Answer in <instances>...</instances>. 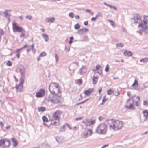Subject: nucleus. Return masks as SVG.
Returning <instances> with one entry per match:
<instances>
[{
    "mask_svg": "<svg viewBox=\"0 0 148 148\" xmlns=\"http://www.w3.org/2000/svg\"><path fill=\"white\" fill-rule=\"evenodd\" d=\"M105 123L108 125L110 129L114 131L121 129L123 125L122 121L112 119L106 120Z\"/></svg>",
    "mask_w": 148,
    "mask_h": 148,
    "instance_id": "nucleus-1",
    "label": "nucleus"
},
{
    "mask_svg": "<svg viewBox=\"0 0 148 148\" xmlns=\"http://www.w3.org/2000/svg\"><path fill=\"white\" fill-rule=\"evenodd\" d=\"M108 125L105 123H102L99 124L97 127L96 132L100 134H105L107 131V127Z\"/></svg>",
    "mask_w": 148,
    "mask_h": 148,
    "instance_id": "nucleus-2",
    "label": "nucleus"
},
{
    "mask_svg": "<svg viewBox=\"0 0 148 148\" xmlns=\"http://www.w3.org/2000/svg\"><path fill=\"white\" fill-rule=\"evenodd\" d=\"M61 93H50L49 95V100L53 103L60 102L61 99Z\"/></svg>",
    "mask_w": 148,
    "mask_h": 148,
    "instance_id": "nucleus-3",
    "label": "nucleus"
},
{
    "mask_svg": "<svg viewBox=\"0 0 148 148\" xmlns=\"http://www.w3.org/2000/svg\"><path fill=\"white\" fill-rule=\"evenodd\" d=\"M144 24L141 25H139L140 27L139 29L141 31H144L146 34H148V16H146L144 17Z\"/></svg>",
    "mask_w": 148,
    "mask_h": 148,
    "instance_id": "nucleus-4",
    "label": "nucleus"
},
{
    "mask_svg": "<svg viewBox=\"0 0 148 148\" xmlns=\"http://www.w3.org/2000/svg\"><path fill=\"white\" fill-rule=\"evenodd\" d=\"M132 20L134 23L138 24V27L139 28L140 27L139 26V25H142L144 24V23L143 22L144 20L142 21L141 19L140 16L138 14H135L134 15V17L132 19Z\"/></svg>",
    "mask_w": 148,
    "mask_h": 148,
    "instance_id": "nucleus-5",
    "label": "nucleus"
},
{
    "mask_svg": "<svg viewBox=\"0 0 148 148\" xmlns=\"http://www.w3.org/2000/svg\"><path fill=\"white\" fill-rule=\"evenodd\" d=\"M12 30L14 32H25V30L22 27L19 26L15 22H13L12 23Z\"/></svg>",
    "mask_w": 148,
    "mask_h": 148,
    "instance_id": "nucleus-6",
    "label": "nucleus"
},
{
    "mask_svg": "<svg viewBox=\"0 0 148 148\" xmlns=\"http://www.w3.org/2000/svg\"><path fill=\"white\" fill-rule=\"evenodd\" d=\"M10 142L8 140L4 138L1 139V147L3 148H7L10 146Z\"/></svg>",
    "mask_w": 148,
    "mask_h": 148,
    "instance_id": "nucleus-7",
    "label": "nucleus"
},
{
    "mask_svg": "<svg viewBox=\"0 0 148 148\" xmlns=\"http://www.w3.org/2000/svg\"><path fill=\"white\" fill-rule=\"evenodd\" d=\"M92 133L91 130L87 129L82 133L81 137L82 138H86L91 135Z\"/></svg>",
    "mask_w": 148,
    "mask_h": 148,
    "instance_id": "nucleus-8",
    "label": "nucleus"
},
{
    "mask_svg": "<svg viewBox=\"0 0 148 148\" xmlns=\"http://www.w3.org/2000/svg\"><path fill=\"white\" fill-rule=\"evenodd\" d=\"M58 84L56 83H53L51 84L49 86V88L51 92H55V90H58V92H60L59 90Z\"/></svg>",
    "mask_w": 148,
    "mask_h": 148,
    "instance_id": "nucleus-9",
    "label": "nucleus"
},
{
    "mask_svg": "<svg viewBox=\"0 0 148 148\" xmlns=\"http://www.w3.org/2000/svg\"><path fill=\"white\" fill-rule=\"evenodd\" d=\"M24 80L23 78L20 79V82L19 85H17L16 86V88L17 92H21V91L23 87Z\"/></svg>",
    "mask_w": 148,
    "mask_h": 148,
    "instance_id": "nucleus-10",
    "label": "nucleus"
},
{
    "mask_svg": "<svg viewBox=\"0 0 148 148\" xmlns=\"http://www.w3.org/2000/svg\"><path fill=\"white\" fill-rule=\"evenodd\" d=\"M95 120L92 119H87L82 121V123L86 126H90L92 125H93L95 123Z\"/></svg>",
    "mask_w": 148,
    "mask_h": 148,
    "instance_id": "nucleus-11",
    "label": "nucleus"
},
{
    "mask_svg": "<svg viewBox=\"0 0 148 148\" xmlns=\"http://www.w3.org/2000/svg\"><path fill=\"white\" fill-rule=\"evenodd\" d=\"M62 114V112L60 110H58L55 112L53 114V117L54 119L56 120H59V116Z\"/></svg>",
    "mask_w": 148,
    "mask_h": 148,
    "instance_id": "nucleus-12",
    "label": "nucleus"
},
{
    "mask_svg": "<svg viewBox=\"0 0 148 148\" xmlns=\"http://www.w3.org/2000/svg\"><path fill=\"white\" fill-rule=\"evenodd\" d=\"M125 107L130 110H134L135 107L134 106V100L133 99L132 103H130L129 106L126 105L125 106Z\"/></svg>",
    "mask_w": 148,
    "mask_h": 148,
    "instance_id": "nucleus-13",
    "label": "nucleus"
},
{
    "mask_svg": "<svg viewBox=\"0 0 148 148\" xmlns=\"http://www.w3.org/2000/svg\"><path fill=\"white\" fill-rule=\"evenodd\" d=\"M55 138L56 141L59 144L61 143L64 142V138L62 137L58 136Z\"/></svg>",
    "mask_w": 148,
    "mask_h": 148,
    "instance_id": "nucleus-14",
    "label": "nucleus"
},
{
    "mask_svg": "<svg viewBox=\"0 0 148 148\" xmlns=\"http://www.w3.org/2000/svg\"><path fill=\"white\" fill-rule=\"evenodd\" d=\"M88 31V29L87 28H82L79 29L78 31V33L79 34H82Z\"/></svg>",
    "mask_w": 148,
    "mask_h": 148,
    "instance_id": "nucleus-15",
    "label": "nucleus"
},
{
    "mask_svg": "<svg viewBox=\"0 0 148 148\" xmlns=\"http://www.w3.org/2000/svg\"><path fill=\"white\" fill-rule=\"evenodd\" d=\"M136 98L138 99V100L136 101H134V104H135L136 106L137 107H140V97L139 96H137L136 97Z\"/></svg>",
    "mask_w": 148,
    "mask_h": 148,
    "instance_id": "nucleus-16",
    "label": "nucleus"
},
{
    "mask_svg": "<svg viewBox=\"0 0 148 148\" xmlns=\"http://www.w3.org/2000/svg\"><path fill=\"white\" fill-rule=\"evenodd\" d=\"M138 86V81L136 80V79H135L134 80V82L133 84L131 86V87L132 88H134L136 87H137Z\"/></svg>",
    "mask_w": 148,
    "mask_h": 148,
    "instance_id": "nucleus-17",
    "label": "nucleus"
},
{
    "mask_svg": "<svg viewBox=\"0 0 148 148\" xmlns=\"http://www.w3.org/2000/svg\"><path fill=\"white\" fill-rule=\"evenodd\" d=\"M55 19L54 17L50 18V17L47 18L45 20L46 22L48 23H52L54 22Z\"/></svg>",
    "mask_w": 148,
    "mask_h": 148,
    "instance_id": "nucleus-18",
    "label": "nucleus"
},
{
    "mask_svg": "<svg viewBox=\"0 0 148 148\" xmlns=\"http://www.w3.org/2000/svg\"><path fill=\"white\" fill-rule=\"evenodd\" d=\"M123 53L125 56H130L132 55V52L127 50H125Z\"/></svg>",
    "mask_w": 148,
    "mask_h": 148,
    "instance_id": "nucleus-19",
    "label": "nucleus"
},
{
    "mask_svg": "<svg viewBox=\"0 0 148 148\" xmlns=\"http://www.w3.org/2000/svg\"><path fill=\"white\" fill-rule=\"evenodd\" d=\"M143 114L144 116L147 119L148 115V110H145L143 111Z\"/></svg>",
    "mask_w": 148,
    "mask_h": 148,
    "instance_id": "nucleus-20",
    "label": "nucleus"
},
{
    "mask_svg": "<svg viewBox=\"0 0 148 148\" xmlns=\"http://www.w3.org/2000/svg\"><path fill=\"white\" fill-rule=\"evenodd\" d=\"M12 141L13 143V146L16 147L18 145V143L16 140L14 138H13L12 139Z\"/></svg>",
    "mask_w": 148,
    "mask_h": 148,
    "instance_id": "nucleus-21",
    "label": "nucleus"
},
{
    "mask_svg": "<svg viewBox=\"0 0 148 148\" xmlns=\"http://www.w3.org/2000/svg\"><path fill=\"white\" fill-rule=\"evenodd\" d=\"M42 36L44 38L45 41L47 42L49 40V37L47 34H43L42 35Z\"/></svg>",
    "mask_w": 148,
    "mask_h": 148,
    "instance_id": "nucleus-22",
    "label": "nucleus"
},
{
    "mask_svg": "<svg viewBox=\"0 0 148 148\" xmlns=\"http://www.w3.org/2000/svg\"><path fill=\"white\" fill-rule=\"evenodd\" d=\"M75 83L78 85H80L82 84V80L81 79H79L75 80Z\"/></svg>",
    "mask_w": 148,
    "mask_h": 148,
    "instance_id": "nucleus-23",
    "label": "nucleus"
},
{
    "mask_svg": "<svg viewBox=\"0 0 148 148\" xmlns=\"http://www.w3.org/2000/svg\"><path fill=\"white\" fill-rule=\"evenodd\" d=\"M45 94V93H36V96L38 98L42 97H43Z\"/></svg>",
    "mask_w": 148,
    "mask_h": 148,
    "instance_id": "nucleus-24",
    "label": "nucleus"
},
{
    "mask_svg": "<svg viewBox=\"0 0 148 148\" xmlns=\"http://www.w3.org/2000/svg\"><path fill=\"white\" fill-rule=\"evenodd\" d=\"M38 110L39 112H43L45 111L46 110V108L44 107H39L38 108Z\"/></svg>",
    "mask_w": 148,
    "mask_h": 148,
    "instance_id": "nucleus-25",
    "label": "nucleus"
},
{
    "mask_svg": "<svg viewBox=\"0 0 148 148\" xmlns=\"http://www.w3.org/2000/svg\"><path fill=\"white\" fill-rule=\"evenodd\" d=\"M98 76L95 77V76H94V77L93 78V83L94 84H95L97 83L98 81Z\"/></svg>",
    "mask_w": 148,
    "mask_h": 148,
    "instance_id": "nucleus-26",
    "label": "nucleus"
},
{
    "mask_svg": "<svg viewBox=\"0 0 148 148\" xmlns=\"http://www.w3.org/2000/svg\"><path fill=\"white\" fill-rule=\"evenodd\" d=\"M4 124L1 121V129L3 131H5V127H4Z\"/></svg>",
    "mask_w": 148,
    "mask_h": 148,
    "instance_id": "nucleus-27",
    "label": "nucleus"
},
{
    "mask_svg": "<svg viewBox=\"0 0 148 148\" xmlns=\"http://www.w3.org/2000/svg\"><path fill=\"white\" fill-rule=\"evenodd\" d=\"M148 61V58H143L141 59L140 60V62H146Z\"/></svg>",
    "mask_w": 148,
    "mask_h": 148,
    "instance_id": "nucleus-28",
    "label": "nucleus"
},
{
    "mask_svg": "<svg viewBox=\"0 0 148 148\" xmlns=\"http://www.w3.org/2000/svg\"><path fill=\"white\" fill-rule=\"evenodd\" d=\"M20 51H21L20 50H19V49H17L15 51V52L17 53L16 56L17 58H19L20 57V54L19 53V52Z\"/></svg>",
    "mask_w": 148,
    "mask_h": 148,
    "instance_id": "nucleus-29",
    "label": "nucleus"
},
{
    "mask_svg": "<svg viewBox=\"0 0 148 148\" xmlns=\"http://www.w3.org/2000/svg\"><path fill=\"white\" fill-rule=\"evenodd\" d=\"M90 93H82L80 94V97H85L86 96H88L90 95Z\"/></svg>",
    "mask_w": 148,
    "mask_h": 148,
    "instance_id": "nucleus-30",
    "label": "nucleus"
},
{
    "mask_svg": "<svg viewBox=\"0 0 148 148\" xmlns=\"http://www.w3.org/2000/svg\"><path fill=\"white\" fill-rule=\"evenodd\" d=\"M94 91L93 88L89 89L88 90L85 91L84 92H92Z\"/></svg>",
    "mask_w": 148,
    "mask_h": 148,
    "instance_id": "nucleus-31",
    "label": "nucleus"
},
{
    "mask_svg": "<svg viewBox=\"0 0 148 148\" xmlns=\"http://www.w3.org/2000/svg\"><path fill=\"white\" fill-rule=\"evenodd\" d=\"M87 71V69L86 68H82L81 69V73L82 74L83 73H85Z\"/></svg>",
    "mask_w": 148,
    "mask_h": 148,
    "instance_id": "nucleus-32",
    "label": "nucleus"
},
{
    "mask_svg": "<svg viewBox=\"0 0 148 148\" xmlns=\"http://www.w3.org/2000/svg\"><path fill=\"white\" fill-rule=\"evenodd\" d=\"M104 4L106 5H107V6H108L110 8H113L115 10H116V8L115 6H112L111 5H110L108 4H107L106 3H104Z\"/></svg>",
    "mask_w": 148,
    "mask_h": 148,
    "instance_id": "nucleus-33",
    "label": "nucleus"
},
{
    "mask_svg": "<svg viewBox=\"0 0 148 148\" xmlns=\"http://www.w3.org/2000/svg\"><path fill=\"white\" fill-rule=\"evenodd\" d=\"M42 119L44 122H47L48 121L47 118L45 116H43Z\"/></svg>",
    "mask_w": 148,
    "mask_h": 148,
    "instance_id": "nucleus-34",
    "label": "nucleus"
},
{
    "mask_svg": "<svg viewBox=\"0 0 148 148\" xmlns=\"http://www.w3.org/2000/svg\"><path fill=\"white\" fill-rule=\"evenodd\" d=\"M46 53L45 52H42L41 53L40 55V57H44L46 55Z\"/></svg>",
    "mask_w": 148,
    "mask_h": 148,
    "instance_id": "nucleus-35",
    "label": "nucleus"
},
{
    "mask_svg": "<svg viewBox=\"0 0 148 148\" xmlns=\"http://www.w3.org/2000/svg\"><path fill=\"white\" fill-rule=\"evenodd\" d=\"M80 27V25L78 24H75L74 26V28H75L76 29H79Z\"/></svg>",
    "mask_w": 148,
    "mask_h": 148,
    "instance_id": "nucleus-36",
    "label": "nucleus"
},
{
    "mask_svg": "<svg viewBox=\"0 0 148 148\" xmlns=\"http://www.w3.org/2000/svg\"><path fill=\"white\" fill-rule=\"evenodd\" d=\"M116 46L117 47H122L124 45L122 43H119L116 44Z\"/></svg>",
    "mask_w": 148,
    "mask_h": 148,
    "instance_id": "nucleus-37",
    "label": "nucleus"
},
{
    "mask_svg": "<svg viewBox=\"0 0 148 148\" xmlns=\"http://www.w3.org/2000/svg\"><path fill=\"white\" fill-rule=\"evenodd\" d=\"M109 69V66L108 64H107L105 67V71L107 72L108 71Z\"/></svg>",
    "mask_w": 148,
    "mask_h": 148,
    "instance_id": "nucleus-38",
    "label": "nucleus"
},
{
    "mask_svg": "<svg viewBox=\"0 0 148 148\" xmlns=\"http://www.w3.org/2000/svg\"><path fill=\"white\" fill-rule=\"evenodd\" d=\"M73 37H71L70 38V41L69 42V44H71L73 42Z\"/></svg>",
    "mask_w": 148,
    "mask_h": 148,
    "instance_id": "nucleus-39",
    "label": "nucleus"
},
{
    "mask_svg": "<svg viewBox=\"0 0 148 148\" xmlns=\"http://www.w3.org/2000/svg\"><path fill=\"white\" fill-rule=\"evenodd\" d=\"M99 15H96L95 17H93L91 18V20L92 21H95L96 19L98 17Z\"/></svg>",
    "mask_w": 148,
    "mask_h": 148,
    "instance_id": "nucleus-40",
    "label": "nucleus"
},
{
    "mask_svg": "<svg viewBox=\"0 0 148 148\" xmlns=\"http://www.w3.org/2000/svg\"><path fill=\"white\" fill-rule=\"evenodd\" d=\"M144 106H147L148 105V101L145 100L144 101L143 103Z\"/></svg>",
    "mask_w": 148,
    "mask_h": 148,
    "instance_id": "nucleus-41",
    "label": "nucleus"
},
{
    "mask_svg": "<svg viewBox=\"0 0 148 148\" xmlns=\"http://www.w3.org/2000/svg\"><path fill=\"white\" fill-rule=\"evenodd\" d=\"M26 18L27 19L29 20H31L32 19V16L31 15H27L26 16Z\"/></svg>",
    "mask_w": 148,
    "mask_h": 148,
    "instance_id": "nucleus-42",
    "label": "nucleus"
},
{
    "mask_svg": "<svg viewBox=\"0 0 148 148\" xmlns=\"http://www.w3.org/2000/svg\"><path fill=\"white\" fill-rule=\"evenodd\" d=\"M32 50L34 52H36V49L34 48V44H32L31 46Z\"/></svg>",
    "mask_w": 148,
    "mask_h": 148,
    "instance_id": "nucleus-43",
    "label": "nucleus"
},
{
    "mask_svg": "<svg viewBox=\"0 0 148 148\" xmlns=\"http://www.w3.org/2000/svg\"><path fill=\"white\" fill-rule=\"evenodd\" d=\"M6 65L8 66H10L12 65V63L10 61H8L6 63Z\"/></svg>",
    "mask_w": 148,
    "mask_h": 148,
    "instance_id": "nucleus-44",
    "label": "nucleus"
},
{
    "mask_svg": "<svg viewBox=\"0 0 148 148\" xmlns=\"http://www.w3.org/2000/svg\"><path fill=\"white\" fill-rule=\"evenodd\" d=\"M21 32V34L19 36L21 38H22L25 36V34L23 32Z\"/></svg>",
    "mask_w": 148,
    "mask_h": 148,
    "instance_id": "nucleus-45",
    "label": "nucleus"
},
{
    "mask_svg": "<svg viewBox=\"0 0 148 148\" xmlns=\"http://www.w3.org/2000/svg\"><path fill=\"white\" fill-rule=\"evenodd\" d=\"M120 93H107L109 95H110L111 94H113V95L117 96Z\"/></svg>",
    "mask_w": 148,
    "mask_h": 148,
    "instance_id": "nucleus-46",
    "label": "nucleus"
},
{
    "mask_svg": "<svg viewBox=\"0 0 148 148\" xmlns=\"http://www.w3.org/2000/svg\"><path fill=\"white\" fill-rule=\"evenodd\" d=\"M69 17H70L72 18H73L74 17V14L73 13H70L69 14Z\"/></svg>",
    "mask_w": 148,
    "mask_h": 148,
    "instance_id": "nucleus-47",
    "label": "nucleus"
},
{
    "mask_svg": "<svg viewBox=\"0 0 148 148\" xmlns=\"http://www.w3.org/2000/svg\"><path fill=\"white\" fill-rule=\"evenodd\" d=\"M52 124L56 125H58L60 124V123L59 122H53Z\"/></svg>",
    "mask_w": 148,
    "mask_h": 148,
    "instance_id": "nucleus-48",
    "label": "nucleus"
},
{
    "mask_svg": "<svg viewBox=\"0 0 148 148\" xmlns=\"http://www.w3.org/2000/svg\"><path fill=\"white\" fill-rule=\"evenodd\" d=\"M27 45H25L23 47L20 49H19V50H20L21 51L23 49L26 48L27 47Z\"/></svg>",
    "mask_w": 148,
    "mask_h": 148,
    "instance_id": "nucleus-49",
    "label": "nucleus"
},
{
    "mask_svg": "<svg viewBox=\"0 0 148 148\" xmlns=\"http://www.w3.org/2000/svg\"><path fill=\"white\" fill-rule=\"evenodd\" d=\"M101 67V66L100 65H97L96 66V69L97 70H99Z\"/></svg>",
    "mask_w": 148,
    "mask_h": 148,
    "instance_id": "nucleus-50",
    "label": "nucleus"
},
{
    "mask_svg": "<svg viewBox=\"0 0 148 148\" xmlns=\"http://www.w3.org/2000/svg\"><path fill=\"white\" fill-rule=\"evenodd\" d=\"M108 21L111 23V25H115V23L114 22L112 21L108 20Z\"/></svg>",
    "mask_w": 148,
    "mask_h": 148,
    "instance_id": "nucleus-51",
    "label": "nucleus"
},
{
    "mask_svg": "<svg viewBox=\"0 0 148 148\" xmlns=\"http://www.w3.org/2000/svg\"><path fill=\"white\" fill-rule=\"evenodd\" d=\"M65 125H66L69 128L70 130H71V129L70 126L69 125L67 124H66L65 125H64L63 126H62V127L63 129L64 128Z\"/></svg>",
    "mask_w": 148,
    "mask_h": 148,
    "instance_id": "nucleus-52",
    "label": "nucleus"
},
{
    "mask_svg": "<svg viewBox=\"0 0 148 148\" xmlns=\"http://www.w3.org/2000/svg\"><path fill=\"white\" fill-rule=\"evenodd\" d=\"M88 99H86V100H84V101L82 102H81L79 103H77V105H79V104H82L83 103H84L85 101H87L88 100Z\"/></svg>",
    "mask_w": 148,
    "mask_h": 148,
    "instance_id": "nucleus-53",
    "label": "nucleus"
},
{
    "mask_svg": "<svg viewBox=\"0 0 148 148\" xmlns=\"http://www.w3.org/2000/svg\"><path fill=\"white\" fill-rule=\"evenodd\" d=\"M98 119H99V120L100 121H101L102 120H103L104 119V118L102 116H99V117Z\"/></svg>",
    "mask_w": 148,
    "mask_h": 148,
    "instance_id": "nucleus-54",
    "label": "nucleus"
},
{
    "mask_svg": "<svg viewBox=\"0 0 148 148\" xmlns=\"http://www.w3.org/2000/svg\"><path fill=\"white\" fill-rule=\"evenodd\" d=\"M113 92V90L111 89H109L108 91V92Z\"/></svg>",
    "mask_w": 148,
    "mask_h": 148,
    "instance_id": "nucleus-55",
    "label": "nucleus"
},
{
    "mask_svg": "<svg viewBox=\"0 0 148 148\" xmlns=\"http://www.w3.org/2000/svg\"><path fill=\"white\" fill-rule=\"evenodd\" d=\"M45 92V90L43 89H41L40 90V92Z\"/></svg>",
    "mask_w": 148,
    "mask_h": 148,
    "instance_id": "nucleus-56",
    "label": "nucleus"
},
{
    "mask_svg": "<svg viewBox=\"0 0 148 148\" xmlns=\"http://www.w3.org/2000/svg\"><path fill=\"white\" fill-rule=\"evenodd\" d=\"M88 21H85L84 23V24L85 25H88Z\"/></svg>",
    "mask_w": 148,
    "mask_h": 148,
    "instance_id": "nucleus-57",
    "label": "nucleus"
},
{
    "mask_svg": "<svg viewBox=\"0 0 148 148\" xmlns=\"http://www.w3.org/2000/svg\"><path fill=\"white\" fill-rule=\"evenodd\" d=\"M11 127L10 125H8V126H6V127H5V130L7 129H10V128Z\"/></svg>",
    "mask_w": 148,
    "mask_h": 148,
    "instance_id": "nucleus-58",
    "label": "nucleus"
},
{
    "mask_svg": "<svg viewBox=\"0 0 148 148\" xmlns=\"http://www.w3.org/2000/svg\"><path fill=\"white\" fill-rule=\"evenodd\" d=\"M102 88L101 87L99 88L98 90L99 92H100L102 91Z\"/></svg>",
    "mask_w": 148,
    "mask_h": 148,
    "instance_id": "nucleus-59",
    "label": "nucleus"
},
{
    "mask_svg": "<svg viewBox=\"0 0 148 148\" xmlns=\"http://www.w3.org/2000/svg\"><path fill=\"white\" fill-rule=\"evenodd\" d=\"M108 144L105 145L101 147V148H105L106 147L108 146Z\"/></svg>",
    "mask_w": 148,
    "mask_h": 148,
    "instance_id": "nucleus-60",
    "label": "nucleus"
},
{
    "mask_svg": "<svg viewBox=\"0 0 148 148\" xmlns=\"http://www.w3.org/2000/svg\"><path fill=\"white\" fill-rule=\"evenodd\" d=\"M80 98H78V100H81L84 97H80Z\"/></svg>",
    "mask_w": 148,
    "mask_h": 148,
    "instance_id": "nucleus-61",
    "label": "nucleus"
},
{
    "mask_svg": "<svg viewBox=\"0 0 148 148\" xmlns=\"http://www.w3.org/2000/svg\"><path fill=\"white\" fill-rule=\"evenodd\" d=\"M75 18L76 19H79V16L77 15L75 16Z\"/></svg>",
    "mask_w": 148,
    "mask_h": 148,
    "instance_id": "nucleus-62",
    "label": "nucleus"
},
{
    "mask_svg": "<svg viewBox=\"0 0 148 148\" xmlns=\"http://www.w3.org/2000/svg\"><path fill=\"white\" fill-rule=\"evenodd\" d=\"M82 117L78 118H76L75 119L76 120H81L82 119Z\"/></svg>",
    "mask_w": 148,
    "mask_h": 148,
    "instance_id": "nucleus-63",
    "label": "nucleus"
},
{
    "mask_svg": "<svg viewBox=\"0 0 148 148\" xmlns=\"http://www.w3.org/2000/svg\"><path fill=\"white\" fill-rule=\"evenodd\" d=\"M30 50H31V49H30V48H27V52H29V51H30Z\"/></svg>",
    "mask_w": 148,
    "mask_h": 148,
    "instance_id": "nucleus-64",
    "label": "nucleus"
}]
</instances>
